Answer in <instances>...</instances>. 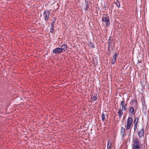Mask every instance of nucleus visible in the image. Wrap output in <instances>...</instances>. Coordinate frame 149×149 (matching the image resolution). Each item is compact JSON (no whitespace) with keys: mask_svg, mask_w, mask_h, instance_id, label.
<instances>
[{"mask_svg":"<svg viewBox=\"0 0 149 149\" xmlns=\"http://www.w3.org/2000/svg\"><path fill=\"white\" fill-rule=\"evenodd\" d=\"M144 130L143 128L138 131V135L140 138H142L144 135Z\"/></svg>","mask_w":149,"mask_h":149,"instance_id":"obj_6","label":"nucleus"},{"mask_svg":"<svg viewBox=\"0 0 149 149\" xmlns=\"http://www.w3.org/2000/svg\"><path fill=\"white\" fill-rule=\"evenodd\" d=\"M90 45L91 46H92V47L94 48V44L92 43H90Z\"/></svg>","mask_w":149,"mask_h":149,"instance_id":"obj_25","label":"nucleus"},{"mask_svg":"<svg viewBox=\"0 0 149 149\" xmlns=\"http://www.w3.org/2000/svg\"><path fill=\"white\" fill-rule=\"evenodd\" d=\"M111 143L110 141H108V143L107 145V148L108 149H110L111 148Z\"/></svg>","mask_w":149,"mask_h":149,"instance_id":"obj_15","label":"nucleus"},{"mask_svg":"<svg viewBox=\"0 0 149 149\" xmlns=\"http://www.w3.org/2000/svg\"><path fill=\"white\" fill-rule=\"evenodd\" d=\"M104 113H105L103 112L102 113V120L103 121H104L105 119V115H106L107 116V115L106 111H104Z\"/></svg>","mask_w":149,"mask_h":149,"instance_id":"obj_12","label":"nucleus"},{"mask_svg":"<svg viewBox=\"0 0 149 149\" xmlns=\"http://www.w3.org/2000/svg\"><path fill=\"white\" fill-rule=\"evenodd\" d=\"M116 5L117 6L118 8L120 7V4L119 2L118 1H117L115 3Z\"/></svg>","mask_w":149,"mask_h":149,"instance_id":"obj_19","label":"nucleus"},{"mask_svg":"<svg viewBox=\"0 0 149 149\" xmlns=\"http://www.w3.org/2000/svg\"><path fill=\"white\" fill-rule=\"evenodd\" d=\"M137 100L136 99L135 100H132L130 102V104H131V103H134V102H135V104L134 105H136V106H138V104L137 103Z\"/></svg>","mask_w":149,"mask_h":149,"instance_id":"obj_16","label":"nucleus"},{"mask_svg":"<svg viewBox=\"0 0 149 149\" xmlns=\"http://www.w3.org/2000/svg\"><path fill=\"white\" fill-rule=\"evenodd\" d=\"M123 111L122 109H119L118 110V116L119 117V118H120L122 116L123 114Z\"/></svg>","mask_w":149,"mask_h":149,"instance_id":"obj_9","label":"nucleus"},{"mask_svg":"<svg viewBox=\"0 0 149 149\" xmlns=\"http://www.w3.org/2000/svg\"><path fill=\"white\" fill-rule=\"evenodd\" d=\"M107 20H108V22H107V23H106V25L107 26H109L110 24V22L108 17L106 16L102 18V21L104 22Z\"/></svg>","mask_w":149,"mask_h":149,"instance_id":"obj_5","label":"nucleus"},{"mask_svg":"<svg viewBox=\"0 0 149 149\" xmlns=\"http://www.w3.org/2000/svg\"><path fill=\"white\" fill-rule=\"evenodd\" d=\"M119 55V54L118 52H116L115 53L113 56V59L116 60V58Z\"/></svg>","mask_w":149,"mask_h":149,"instance_id":"obj_13","label":"nucleus"},{"mask_svg":"<svg viewBox=\"0 0 149 149\" xmlns=\"http://www.w3.org/2000/svg\"><path fill=\"white\" fill-rule=\"evenodd\" d=\"M50 14V10H45L43 13V15L44 16V19L45 21H47L49 18Z\"/></svg>","mask_w":149,"mask_h":149,"instance_id":"obj_4","label":"nucleus"},{"mask_svg":"<svg viewBox=\"0 0 149 149\" xmlns=\"http://www.w3.org/2000/svg\"><path fill=\"white\" fill-rule=\"evenodd\" d=\"M85 2L86 3V4H88V1L87 0H85Z\"/></svg>","mask_w":149,"mask_h":149,"instance_id":"obj_26","label":"nucleus"},{"mask_svg":"<svg viewBox=\"0 0 149 149\" xmlns=\"http://www.w3.org/2000/svg\"><path fill=\"white\" fill-rule=\"evenodd\" d=\"M54 19H55L52 22L51 24V28L50 30V32L52 33L54 31V25L56 20V18H54Z\"/></svg>","mask_w":149,"mask_h":149,"instance_id":"obj_8","label":"nucleus"},{"mask_svg":"<svg viewBox=\"0 0 149 149\" xmlns=\"http://www.w3.org/2000/svg\"><path fill=\"white\" fill-rule=\"evenodd\" d=\"M110 45H109H109H108V47H109V48L110 47Z\"/></svg>","mask_w":149,"mask_h":149,"instance_id":"obj_27","label":"nucleus"},{"mask_svg":"<svg viewBox=\"0 0 149 149\" xmlns=\"http://www.w3.org/2000/svg\"><path fill=\"white\" fill-rule=\"evenodd\" d=\"M125 131V129L123 127L121 128L120 130V135L122 136L123 138L124 136V133Z\"/></svg>","mask_w":149,"mask_h":149,"instance_id":"obj_10","label":"nucleus"},{"mask_svg":"<svg viewBox=\"0 0 149 149\" xmlns=\"http://www.w3.org/2000/svg\"><path fill=\"white\" fill-rule=\"evenodd\" d=\"M96 96L97 94H96V95L95 94V95L93 97V100L94 101H95L97 99V97Z\"/></svg>","mask_w":149,"mask_h":149,"instance_id":"obj_20","label":"nucleus"},{"mask_svg":"<svg viewBox=\"0 0 149 149\" xmlns=\"http://www.w3.org/2000/svg\"><path fill=\"white\" fill-rule=\"evenodd\" d=\"M137 125L138 124H134V131H135L137 129Z\"/></svg>","mask_w":149,"mask_h":149,"instance_id":"obj_21","label":"nucleus"},{"mask_svg":"<svg viewBox=\"0 0 149 149\" xmlns=\"http://www.w3.org/2000/svg\"><path fill=\"white\" fill-rule=\"evenodd\" d=\"M63 51L61 48L57 47L53 50V52L54 54H58L61 53Z\"/></svg>","mask_w":149,"mask_h":149,"instance_id":"obj_7","label":"nucleus"},{"mask_svg":"<svg viewBox=\"0 0 149 149\" xmlns=\"http://www.w3.org/2000/svg\"><path fill=\"white\" fill-rule=\"evenodd\" d=\"M108 50H109V47H108Z\"/></svg>","mask_w":149,"mask_h":149,"instance_id":"obj_29","label":"nucleus"},{"mask_svg":"<svg viewBox=\"0 0 149 149\" xmlns=\"http://www.w3.org/2000/svg\"><path fill=\"white\" fill-rule=\"evenodd\" d=\"M132 142V149H140L141 142L138 138H134Z\"/></svg>","mask_w":149,"mask_h":149,"instance_id":"obj_2","label":"nucleus"},{"mask_svg":"<svg viewBox=\"0 0 149 149\" xmlns=\"http://www.w3.org/2000/svg\"><path fill=\"white\" fill-rule=\"evenodd\" d=\"M86 7L85 8V10H87L89 8V6L88 4H86Z\"/></svg>","mask_w":149,"mask_h":149,"instance_id":"obj_22","label":"nucleus"},{"mask_svg":"<svg viewBox=\"0 0 149 149\" xmlns=\"http://www.w3.org/2000/svg\"><path fill=\"white\" fill-rule=\"evenodd\" d=\"M112 43V40H110L109 39L108 41V43L109 45H110Z\"/></svg>","mask_w":149,"mask_h":149,"instance_id":"obj_24","label":"nucleus"},{"mask_svg":"<svg viewBox=\"0 0 149 149\" xmlns=\"http://www.w3.org/2000/svg\"><path fill=\"white\" fill-rule=\"evenodd\" d=\"M107 22H108V20H107L105 22H106V23H107Z\"/></svg>","mask_w":149,"mask_h":149,"instance_id":"obj_28","label":"nucleus"},{"mask_svg":"<svg viewBox=\"0 0 149 149\" xmlns=\"http://www.w3.org/2000/svg\"><path fill=\"white\" fill-rule=\"evenodd\" d=\"M116 60H115L113 59H112V61H111V64H114Z\"/></svg>","mask_w":149,"mask_h":149,"instance_id":"obj_23","label":"nucleus"},{"mask_svg":"<svg viewBox=\"0 0 149 149\" xmlns=\"http://www.w3.org/2000/svg\"><path fill=\"white\" fill-rule=\"evenodd\" d=\"M137 108L138 106L136 105H132L129 106L128 110V114L131 116H134Z\"/></svg>","mask_w":149,"mask_h":149,"instance_id":"obj_1","label":"nucleus"},{"mask_svg":"<svg viewBox=\"0 0 149 149\" xmlns=\"http://www.w3.org/2000/svg\"><path fill=\"white\" fill-rule=\"evenodd\" d=\"M123 101H122L121 102L120 104L122 108L124 106H125V102H124V99L123 98Z\"/></svg>","mask_w":149,"mask_h":149,"instance_id":"obj_17","label":"nucleus"},{"mask_svg":"<svg viewBox=\"0 0 149 149\" xmlns=\"http://www.w3.org/2000/svg\"><path fill=\"white\" fill-rule=\"evenodd\" d=\"M133 119L131 117H129L127 119L126 130H129L132 127V125Z\"/></svg>","mask_w":149,"mask_h":149,"instance_id":"obj_3","label":"nucleus"},{"mask_svg":"<svg viewBox=\"0 0 149 149\" xmlns=\"http://www.w3.org/2000/svg\"><path fill=\"white\" fill-rule=\"evenodd\" d=\"M139 121V118L137 117H134V124H138Z\"/></svg>","mask_w":149,"mask_h":149,"instance_id":"obj_14","label":"nucleus"},{"mask_svg":"<svg viewBox=\"0 0 149 149\" xmlns=\"http://www.w3.org/2000/svg\"><path fill=\"white\" fill-rule=\"evenodd\" d=\"M61 49H62V51H65L67 49V45L65 44H63L61 46Z\"/></svg>","mask_w":149,"mask_h":149,"instance_id":"obj_11","label":"nucleus"},{"mask_svg":"<svg viewBox=\"0 0 149 149\" xmlns=\"http://www.w3.org/2000/svg\"><path fill=\"white\" fill-rule=\"evenodd\" d=\"M127 103L125 104V106L122 108V110L123 109L124 111H126L127 110Z\"/></svg>","mask_w":149,"mask_h":149,"instance_id":"obj_18","label":"nucleus"}]
</instances>
